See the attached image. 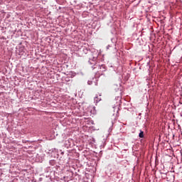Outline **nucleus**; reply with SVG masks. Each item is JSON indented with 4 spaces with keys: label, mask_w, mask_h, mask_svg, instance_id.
<instances>
[{
    "label": "nucleus",
    "mask_w": 182,
    "mask_h": 182,
    "mask_svg": "<svg viewBox=\"0 0 182 182\" xmlns=\"http://www.w3.org/2000/svg\"><path fill=\"white\" fill-rule=\"evenodd\" d=\"M139 136L141 138V139H143V137H144V132L143 131H141L139 134Z\"/></svg>",
    "instance_id": "obj_1"
},
{
    "label": "nucleus",
    "mask_w": 182,
    "mask_h": 182,
    "mask_svg": "<svg viewBox=\"0 0 182 182\" xmlns=\"http://www.w3.org/2000/svg\"><path fill=\"white\" fill-rule=\"evenodd\" d=\"M92 60H94V61L96 60V58L94 57Z\"/></svg>",
    "instance_id": "obj_2"
}]
</instances>
